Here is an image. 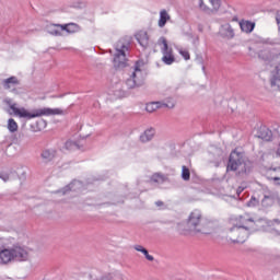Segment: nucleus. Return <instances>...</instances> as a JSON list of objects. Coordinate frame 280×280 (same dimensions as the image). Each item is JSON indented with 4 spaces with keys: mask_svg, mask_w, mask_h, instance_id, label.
Segmentation results:
<instances>
[{
    "mask_svg": "<svg viewBox=\"0 0 280 280\" xmlns=\"http://www.w3.org/2000/svg\"><path fill=\"white\" fill-rule=\"evenodd\" d=\"M3 103L9 106L10 109L7 110L13 117H19V119H25L30 121V119H36V117H49L51 115H65V110L60 108H38L33 109L32 112L27 110L25 107H19V104L12 102V98H4Z\"/></svg>",
    "mask_w": 280,
    "mask_h": 280,
    "instance_id": "f257e3e1",
    "label": "nucleus"
},
{
    "mask_svg": "<svg viewBox=\"0 0 280 280\" xmlns=\"http://www.w3.org/2000/svg\"><path fill=\"white\" fill-rule=\"evenodd\" d=\"M177 231L179 235H189V233H202L203 235H209V226L207 221L202 219V213L200 211H192L186 223H178Z\"/></svg>",
    "mask_w": 280,
    "mask_h": 280,
    "instance_id": "f03ea898",
    "label": "nucleus"
},
{
    "mask_svg": "<svg viewBox=\"0 0 280 280\" xmlns=\"http://www.w3.org/2000/svg\"><path fill=\"white\" fill-rule=\"evenodd\" d=\"M228 171L237 172L238 176H248L253 171V162L246 160L242 153L234 150L229 158Z\"/></svg>",
    "mask_w": 280,
    "mask_h": 280,
    "instance_id": "7ed1b4c3",
    "label": "nucleus"
},
{
    "mask_svg": "<svg viewBox=\"0 0 280 280\" xmlns=\"http://www.w3.org/2000/svg\"><path fill=\"white\" fill-rule=\"evenodd\" d=\"M27 250L21 246L4 248L0 250V264H10V261H27Z\"/></svg>",
    "mask_w": 280,
    "mask_h": 280,
    "instance_id": "20e7f679",
    "label": "nucleus"
},
{
    "mask_svg": "<svg viewBox=\"0 0 280 280\" xmlns=\"http://www.w3.org/2000/svg\"><path fill=\"white\" fill-rule=\"evenodd\" d=\"M116 52L114 55V67L115 69H126L128 67V58L126 51L130 49V40L122 38L116 43Z\"/></svg>",
    "mask_w": 280,
    "mask_h": 280,
    "instance_id": "39448f33",
    "label": "nucleus"
},
{
    "mask_svg": "<svg viewBox=\"0 0 280 280\" xmlns=\"http://www.w3.org/2000/svg\"><path fill=\"white\" fill-rule=\"evenodd\" d=\"M142 67L143 61L138 60L135 62L133 72L126 81L128 89H139V86H143L145 79L143 78V71H141Z\"/></svg>",
    "mask_w": 280,
    "mask_h": 280,
    "instance_id": "423d86ee",
    "label": "nucleus"
},
{
    "mask_svg": "<svg viewBox=\"0 0 280 280\" xmlns=\"http://www.w3.org/2000/svg\"><path fill=\"white\" fill-rule=\"evenodd\" d=\"M250 229L248 225H234L230 229V240L233 244H244L250 235Z\"/></svg>",
    "mask_w": 280,
    "mask_h": 280,
    "instance_id": "0eeeda50",
    "label": "nucleus"
},
{
    "mask_svg": "<svg viewBox=\"0 0 280 280\" xmlns=\"http://www.w3.org/2000/svg\"><path fill=\"white\" fill-rule=\"evenodd\" d=\"M159 44L163 45L161 48L163 54L162 62H164V65H174V62H176V57H174V50L167 44V39L165 37H161L159 39Z\"/></svg>",
    "mask_w": 280,
    "mask_h": 280,
    "instance_id": "6e6552de",
    "label": "nucleus"
},
{
    "mask_svg": "<svg viewBox=\"0 0 280 280\" xmlns=\"http://www.w3.org/2000/svg\"><path fill=\"white\" fill-rule=\"evenodd\" d=\"M136 40L142 47V49H148L150 47V36H148V32L140 31L136 34Z\"/></svg>",
    "mask_w": 280,
    "mask_h": 280,
    "instance_id": "1a4fd4ad",
    "label": "nucleus"
},
{
    "mask_svg": "<svg viewBox=\"0 0 280 280\" xmlns=\"http://www.w3.org/2000/svg\"><path fill=\"white\" fill-rule=\"evenodd\" d=\"M56 154H58L56 149H44L40 152V159H43L44 163H51L56 159Z\"/></svg>",
    "mask_w": 280,
    "mask_h": 280,
    "instance_id": "9d476101",
    "label": "nucleus"
},
{
    "mask_svg": "<svg viewBox=\"0 0 280 280\" xmlns=\"http://www.w3.org/2000/svg\"><path fill=\"white\" fill-rule=\"evenodd\" d=\"M156 135V129L154 128H148L144 130L143 133L140 135V142L141 143H149V141H152L154 139V136Z\"/></svg>",
    "mask_w": 280,
    "mask_h": 280,
    "instance_id": "9b49d317",
    "label": "nucleus"
},
{
    "mask_svg": "<svg viewBox=\"0 0 280 280\" xmlns=\"http://www.w3.org/2000/svg\"><path fill=\"white\" fill-rule=\"evenodd\" d=\"M220 34L223 38H235V31L233 30V27L231 26V24H223L221 26V31Z\"/></svg>",
    "mask_w": 280,
    "mask_h": 280,
    "instance_id": "f8f14e48",
    "label": "nucleus"
},
{
    "mask_svg": "<svg viewBox=\"0 0 280 280\" xmlns=\"http://www.w3.org/2000/svg\"><path fill=\"white\" fill-rule=\"evenodd\" d=\"M258 58H260V60H265V62H272V60L277 58V55L270 49H262L259 51Z\"/></svg>",
    "mask_w": 280,
    "mask_h": 280,
    "instance_id": "ddd939ff",
    "label": "nucleus"
},
{
    "mask_svg": "<svg viewBox=\"0 0 280 280\" xmlns=\"http://www.w3.org/2000/svg\"><path fill=\"white\" fill-rule=\"evenodd\" d=\"M238 25L242 32H245V34H250L253 33V30H255V22H250L248 20H241Z\"/></svg>",
    "mask_w": 280,
    "mask_h": 280,
    "instance_id": "4468645a",
    "label": "nucleus"
},
{
    "mask_svg": "<svg viewBox=\"0 0 280 280\" xmlns=\"http://www.w3.org/2000/svg\"><path fill=\"white\" fill-rule=\"evenodd\" d=\"M46 32L51 36H62V24H50L46 26Z\"/></svg>",
    "mask_w": 280,
    "mask_h": 280,
    "instance_id": "2eb2a0df",
    "label": "nucleus"
},
{
    "mask_svg": "<svg viewBox=\"0 0 280 280\" xmlns=\"http://www.w3.org/2000/svg\"><path fill=\"white\" fill-rule=\"evenodd\" d=\"M271 86H276L280 91V65L275 68L272 71V78L270 81Z\"/></svg>",
    "mask_w": 280,
    "mask_h": 280,
    "instance_id": "dca6fc26",
    "label": "nucleus"
},
{
    "mask_svg": "<svg viewBox=\"0 0 280 280\" xmlns=\"http://www.w3.org/2000/svg\"><path fill=\"white\" fill-rule=\"evenodd\" d=\"M257 137L258 139H262V141H270L272 139V131L267 127H260Z\"/></svg>",
    "mask_w": 280,
    "mask_h": 280,
    "instance_id": "f3484780",
    "label": "nucleus"
},
{
    "mask_svg": "<svg viewBox=\"0 0 280 280\" xmlns=\"http://www.w3.org/2000/svg\"><path fill=\"white\" fill-rule=\"evenodd\" d=\"M80 31V26L75 23L61 24V32H67L68 34H75Z\"/></svg>",
    "mask_w": 280,
    "mask_h": 280,
    "instance_id": "a211bd4d",
    "label": "nucleus"
},
{
    "mask_svg": "<svg viewBox=\"0 0 280 280\" xmlns=\"http://www.w3.org/2000/svg\"><path fill=\"white\" fill-rule=\"evenodd\" d=\"M2 84H3V88L8 90V89H12V86H19L21 82L19 81V78L10 77L8 79H4Z\"/></svg>",
    "mask_w": 280,
    "mask_h": 280,
    "instance_id": "6ab92c4d",
    "label": "nucleus"
},
{
    "mask_svg": "<svg viewBox=\"0 0 280 280\" xmlns=\"http://www.w3.org/2000/svg\"><path fill=\"white\" fill-rule=\"evenodd\" d=\"M237 220L240 224L238 226H252V229L255 226V220H253V218L240 215Z\"/></svg>",
    "mask_w": 280,
    "mask_h": 280,
    "instance_id": "aec40b11",
    "label": "nucleus"
},
{
    "mask_svg": "<svg viewBox=\"0 0 280 280\" xmlns=\"http://www.w3.org/2000/svg\"><path fill=\"white\" fill-rule=\"evenodd\" d=\"M66 150H84V145L80 144L78 141L68 140L65 143Z\"/></svg>",
    "mask_w": 280,
    "mask_h": 280,
    "instance_id": "412c9836",
    "label": "nucleus"
},
{
    "mask_svg": "<svg viewBox=\"0 0 280 280\" xmlns=\"http://www.w3.org/2000/svg\"><path fill=\"white\" fill-rule=\"evenodd\" d=\"M74 185H80L79 180H73L62 189L58 190V194H62V196H67L69 191H75Z\"/></svg>",
    "mask_w": 280,
    "mask_h": 280,
    "instance_id": "4be33fe9",
    "label": "nucleus"
},
{
    "mask_svg": "<svg viewBox=\"0 0 280 280\" xmlns=\"http://www.w3.org/2000/svg\"><path fill=\"white\" fill-rule=\"evenodd\" d=\"M168 21H170V14L167 13V11L162 10L160 12L159 27H165Z\"/></svg>",
    "mask_w": 280,
    "mask_h": 280,
    "instance_id": "5701e85b",
    "label": "nucleus"
},
{
    "mask_svg": "<svg viewBox=\"0 0 280 280\" xmlns=\"http://www.w3.org/2000/svg\"><path fill=\"white\" fill-rule=\"evenodd\" d=\"M151 180L152 183H166L167 180V176H165L163 173H154L152 176H151Z\"/></svg>",
    "mask_w": 280,
    "mask_h": 280,
    "instance_id": "b1692460",
    "label": "nucleus"
},
{
    "mask_svg": "<svg viewBox=\"0 0 280 280\" xmlns=\"http://www.w3.org/2000/svg\"><path fill=\"white\" fill-rule=\"evenodd\" d=\"M162 108L161 102H156V103H149L145 106V110L147 113H154V110Z\"/></svg>",
    "mask_w": 280,
    "mask_h": 280,
    "instance_id": "393cba45",
    "label": "nucleus"
},
{
    "mask_svg": "<svg viewBox=\"0 0 280 280\" xmlns=\"http://www.w3.org/2000/svg\"><path fill=\"white\" fill-rule=\"evenodd\" d=\"M272 202H275V197L272 195H265L261 200L262 207H270Z\"/></svg>",
    "mask_w": 280,
    "mask_h": 280,
    "instance_id": "a878e982",
    "label": "nucleus"
},
{
    "mask_svg": "<svg viewBox=\"0 0 280 280\" xmlns=\"http://www.w3.org/2000/svg\"><path fill=\"white\" fill-rule=\"evenodd\" d=\"M8 130H10L11 132H16V130H19V125L13 118H10L8 120Z\"/></svg>",
    "mask_w": 280,
    "mask_h": 280,
    "instance_id": "bb28decb",
    "label": "nucleus"
},
{
    "mask_svg": "<svg viewBox=\"0 0 280 280\" xmlns=\"http://www.w3.org/2000/svg\"><path fill=\"white\" fill-rule=\"evenodd\" d=\"M182 178L183 180H190L191 178V172L185 165L182 167Z\"/></svg>",
    "mask_w": 280,
    "mask_h": 280,
    "instance_id": "cd10ccee",
    "label": "nucleus"
},
{
    "mask_svg": "<svg viewBox=\"0 0 280 280\" xmlns=\"http://www.w3.org/2000/svg\"><path fill=\"white\" fill-rule=\"evenodd\" d=\"M268 180H272L273 185L277 187H280V176L279 175H273V176H268Z\"/></svg>",
    "mask_w": 280,
    "mask_h": 280,
    "instance_id": "c85d7f7f",
    "label": "nucleus"
},
{
    "mask_svg": "<svg viewBox=\"0 0 280 280\" xmlns=\"http://www.w3.org/2000/svg\"><path fill=\"white\" fill-rule=\"evenodd\" d=\"M116 279H121V277L115 276L113 273H106L101 278V280H116Z\"/></svg>",
    "mask_w": 280,
    "mask_h": 280,
    "instance_id": "c756f323",
    "label": "nucleus"
},
{
    "mask_svg": "<svg viewBox=\"0 0 280 280\" xmlns=\"http://www.w3.org/2000/svg\"><path fill=\"white\" fill-rule=\"evenodd\" d=\"M259 205V200L257 198L252 197L250 200L247 202V207H257Z\"/></svg>",
    "mask_w": 280,
    "mask_h": 280,
    "instance_id": "7c9ffc66",
    "label": "nucleus"
},
{
    "mask_svg": "<svg viewBox=\"0 0 280 280\" xmlns=\"http://www.w3.org/2000/svg\"><path fill=\"white\" fill-rule=\"evenodd\" d=\"M162 108H174V106H176V104L174 103V101H168L167 103H161Z\"/></svg>",
    "mask_w": 280,
    "mask_h": 280,
    "instance_id": "2f4dec72",
    "label": "nucleus"
},
{
    "mask_svg": "<svg viewBox=\"0 0 280 280\" xmlns=\"http://www.w3.org/2000/svg\"><path fill=\"white\" fill-rule=\"evenodd\" d=\"M196 62L198 65H201L202 66V70L205 71V59L202 58V55H197L196 56Z\"/></svg>",
    "mask_w": 280,
    "mask_h": 280,
    "instance_id": "473e14b6",
    "label": "nucleus"
},
{
    "mask_svg": "<svg viewBox=\"0 0 280 280\" xmlns=\"http://www.w3.org/2000/svg\"><path fill=\"white\" fill-rule=\"evenodd\" d=\"M209 1L212 5L213 10H220V5H221L220 0H209Z\"/></svg>",
    "mask_w": 280,
    "mask_h": 280,
    "instance_id": "72a5a7b5",
    "label": "nucleus"
},
{
    "mask_svg": "<svg viewBox=\"0 0 280 280\" xmlns=\"http://www.w3.org/2000/svg\"><path fill=\"white\" fill-rule=\"evenodd\" d=\"M0 178H1V180H3L4 183H8V180H10V174L1 172V173H0Z\"/></svg>",
    "mask_w": 280,
    "mask_h": 280,
    "instance_id": "f704fd0d",
    "label": "nucleus"
},
{
    "mask_svg": "<svg viewBox=\"0 0 280 280\" xmlns=\"http://www.w3.org/2000/svg\"><path fill=\"white\" fill-rule=\"evenodd\" d=\"M179 54L186 60H190V58H191V56L189 55V51H187V50H180Z\"/></svg>",
    "mask_w": 280,
    "mask_h": 280,
    "instance_id": "c9c22d12",
    "label": "nucleus"
},
{
    "mask_svg": "<svg viewBox=\"0 0 280 280\" xmlns=\"http://www.w3.org/2000/svg\"><path fill=\"white\" fill-rule=\"evenodd\" d=\"M142 255H144V257H145V259H148V261H152L154 259V256L150 255L148 249H145L144 253H142Z\"/></svg>",
    "mask_w": 280,
    "mask_h": 280,
    "instance_id": "e433bc0d",
    "label": "nucleus"
},
{
    "mask_svg": "<svg viewBox=\"0 0 280 280\" xmlns=\"http://www.w3.org/2000/svg\"><path fill=\"white\" fill-rule=\"evenodd\" d=\"M276 23H277L278 30L280 32V10L276 11Z\"/></svg>",
    "mask_w": 280,
    "mask_h": 280,
    "instance_id": "4c0bfd02",
    "label": "nucleus"
},
{
    "mask_svg": "<svg viewBox=\"0 0 280 280\" xmlns=\"http://www.w3.org/2000/svg\"><path fill=\"white\" fill-rule=\"evenodd\" d=\"M135 250H137L138 253H144L145 248L141 245H135L133 246Z\"/></svg>",
    "mask_w": 280,
    "mask_h": 280,
    "instance_id": "58836bf2",
    "label": "nucleus"
},
{
    "mask_svg": "<svg viewBox=\"0 0 280 280\" xmlns=\"http://www.w3.org/2000/svg\"><path fill=\"white\" fill-rule=\"evenodd\" d=\"M245 189H246L245 186H240V187L236 189V194H237L238 198H240V196L242 195V191H244Z\"/></svg>",
    "mask_w": 280,
    "mask_h": 280,
    "instance_id": "ea45409f",
    "label": "nucleus"
},
{
    "mask_svg": "<svg viewBox=\"0 0 280 280\" xmlns=\"http://www.w3.org/2000/svg\"><path fill=\"white\" fill-rule=\"evenodd\" d=\"M155 205H156V207H163L164 203H163V201H156Z\"/></svg>",
    "mask_w": 280,
    "mask_h": 280,
    "instance_id": "a19ab883",
    "label": "nucleus"
},
{
    "mask_svg": "<svg viewBox=\"0 0 280 280\" xmlns=\"http://www.w3.org/2000/svg\"><path fill=\"white\" fill-rule=\"evenodd\" d=\"M271 172H280V167L271 168Z\"/></svg>",
    "mask_w": 280,
    "mask_h": 280,
    "instance_id": "79ce46f5",
    "label": "nucleus"
},
{
    "mask_svg": "<svg viewBox=\"0 0 280 280\" xmlns=\"http://www.w3.org/2000/svg\"><path fill=\"white\" fill-rule=\"evenodd\" d=\"M232 21H238V19H237V16H234L233 19H232Z\"/></svg>",
    "mask_w": 280,
    "mask_h": 280,
    "instance_id": "37998d69",
    "label": "nucleus"
},
{
    "mask_svg": "<svg viewBox=\"0 0 280 280\" xmlns=\"http://www.w3.org/2000/svg\"><path fill=\"white\" fill-rule=\"evenodd\" d=\"M199 32H202V26H199Z\"/></svg>",
    "mask_w": 280,
    "mask_h": 280,
    "instance_id": "c03bdc74",
    "label": "nucleus"
},
{
    "mask_svg": "<svg viewBox=\"0 0 280 280\" xmlns=\"http://www.w3.org/2000/svg\"><path fill=\"white\" fill-rule=\"evenodd\" d=\"M249 51H253V47H248Z\"/></svg>",
    "mask_w": 280,
    "mask_h": 280,
    "instance_id": "a18cd8bd",
    "label": "nucleus"
},
{
    "mask_svg": "<svg viewBox=\"0 0 280 280\" xmlns=\"http://www.w3.org/2000/svg\"><path fill=\"white\" fill-rule=\"evenodd\" d=\"M115 95H116V96H119V94H117V91H115Z\"/></svg>",
    "mask_w": 280,
    "mask_h": 280,
    "instance_id": "49530a36",
    "label": "nucleus"
},
{
    "mask_svg": "<svg viewBox=\"0 0 280 280\" xmlns=\"http://www.w3.org/2000/svg\"><path fill=\"white\" fill-rule=\"evenodd\" d=\"M201 1V3H202V0H200Z\"/></svg>",
    "mask_w": 280,
    "mask_h": 280,
    "instance_id": "de8ad7c7",
    "label": "nucleus"
}]
</instances>
